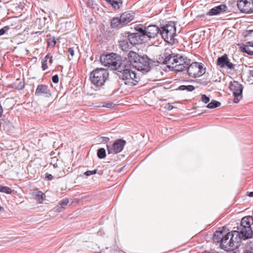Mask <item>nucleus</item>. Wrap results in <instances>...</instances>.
<instances>
[{"instance_id":"nucleus-9","label":"nucleus","mask_w":253,"mask_h":253,"mask_svg":"<svg viewBox=\"0 0 253 253\" xmlns=\"http://www.w3.org/2000/svg\"><path fill=\"white\" fill-rule=\"evenodd\" d=\"M229 89L233 92L234 97L233 101L235 103H238L242 98L243 86L236 81L231 82L229 86Z\"/></svg>"},{"instance_id":"nucleus-41","label":"nucleus","mask_w":253,"mask_h":253,"mask_svg":"<svg viewBox=\"0 0 253 253\" xmlns=\"http://www.w3.org/2000/svg\"><path fill=\"white\" fill-rule=\"evenodd\" d=\"M247 195L251 197H253V192H248Z\"/></svg>"},{"instance_id":"nucleus-34","label":"nucleus","mask_w":253,"mask_h":253,"mask_svg":"<svg viewBox=\"0 0 253 253\" xmlns=\"http://www.w3.org/2000/svg\"><path fill=\"white\" fill-rule=\"evenodd\" d=\"M57 207L58 208H57L56 209H55V208H54L53 210L54 211H57L58 212H61V211H62V210L65 209L64 207L63 206Z\"/></svg>"},{"instance_id":"nucleus-38","label":"nucleus","mask_w":253,"mask_h":253,"mask_svg":"<svg viewBox=\"0 0 253 253\" xmlns=\"http://www.w3.org/2000/svg\"><path fill=\"white\" fill-rule=\"evenodd\" d=\"M60 163V162H56L55 163H53V164H51V165H52L54 169H57L59 168Z\"/></svg>"},{"instance_id":"nucleus-35","label":"nucleus","mask_w":253,"mask_h":253,"mask_svg":"<svg viewBox=\"0 0 253 253\" xmlns=\"http://www.w3.org/2000/svg\"><path fill=\"white\" fill-rule=\"evenodd\" d=\"M56 162H60V161L58 160L56 157L52 158L51 159V161L50 163V165L53 164V163H55Z\"/></svg>"},{"instance_id":"nucleus-15","label":"nucleus","mask_w":253,"mask_h":253,"mask_svg":"<svg viewBox=\"0 0 253 253\" xmlns=\"http://www.w3.org/2000/svg\"><path fill=\"white\" fill-rule=\"evenodd\" d=\"M227 9V7L224 4H221L210 9L206 15L209 16H213L220 14L225 12Z\"/></svg>"},{"instance_id":"nucleus-21","label":"nucleus","mask_w":253,"mask_h":253,"mask_svg":"<svg viewBox=\"0 0 253 253\" xmlns=\"http://www.w3.org/2000/svg\"><path fill=\"white\" fill-rule=\"evenodd\" d=\"M178 90H187L188 91H192L195 89V87L192 85H181L178 88Z\"/></svg>"},{"instance_id":"nucleus-36","label":"nucleus","mask_w":253,"mask_h":253,"mask_svg":"<svg viewBox=\"0 0 253 253\" xmlns=\"http://www.w3.org/2000/svg\"><path fill=\"white\" fill-rule=\"evenodd\" d=\"M69 53L72 56H73L74 55V50L73 48L70 47L68 49Z\"/></svg>"},{"instance_id":"nucleus-24","label":"nucleus","mask_w":253,"mask_h":253,"mask_svg":"<svg viewBox=\"0 0 253 253\" xmlns=\"http://www.w3.org/2000/svg\"><path fill=\"white\" fill-rule=\"evenodd\" d=\"M249 45H244L243 47H241L242 51L246 53L249 55H253V51L251 50L250 47H249Z\"/></svg>"},{"instance_id":"nucleus-32","label":"nucleus","mask_w":253,"mask_h":253,"mask_svg":"<svg viewBox=\"0 0 253 253\" xmlns=\"http://www.w3.org/2000/svg\"><path fill=\"white\" fill-rule=\"evenodd\" d=\"M52 81L54 83H57L59 81V78L57 75H55L52 77Z\"/></svg>"},{"instance_id":"nucleus-20","label":"nucleus","mask_w":253,"mask_h":253,"mask_svg":"<svg viewBox=\"0 0 253 253\" xmlns=\"http://www.w3.org/2000/svg\"><path fill=\"white\" fill-rule=\"evenodd\" d=\"M120 46L123 51H126L128 49L129 45L127 40H121L119 42Z\"/></svg>"},{"instance_id":"nucleus-33","label":"nucleus","mask_w":253,"mask_h":253,"mask_svg":"<svg viewBox=\"0 0 253 253\" xmlns=\"http://www.w3.org/2000/svg\"><path fill=\"white\" fill-rule=\"evenodd\" d=\"M114 106V104L113 103H106L105 105H104L103 106L108 108H111L113 107Z\"/></svg>"},{"instance_id":"nucleus-48","label":"nucleus","mask_w":253,"mask_h":253,"mask_svg":"<svg viewBox=\"0 0 253 253\" xmlns=\"http://www.w3.org/2000/svg\"><path fill=\"white\" fill-rule=\"evenodd\" d=\"M1 124H2V122H0V126L1 125Z\"/></svg>"},{"instance_id":"nucleus-10","label":"nucleus","mask_w":253,"mask_h":253,"mask_svg":"<svg viewBox=\"0 0 253 253\" xmlns=\"http://www.w3.org/2000/svg\"><path fill=\"white\" fill-rule=\"evenodd\" d=\"M237 5L243 13H253V0H238Z\"/></svg>"},{"instance_id":"nucleus-5","label":"nucleus","mask_w":253,"mask_h":253,"mask_svg":"<svg viewBox=\"0 0 253 253\" xmlns=\"http://www.w3.org/2000/svg\"><path fill=\"white\" fill-rule=\"evenodd\" d=\"M108 76L107 70L102 68H97L90 73V80L96 87H101L104 84Z\"/></svg>"},{"instance_id":"nucleus-46","label":"nucleus","mask_w":253,"mask_h":253,"mask_svg":"<svg viewBox=\"0 0 253 253\" xmlns=\"http://www.w3.org/2000/svg\"><path fill=\"white\" fill-rule=\"evenodd\" d=\"M253 253V252L250 251L249 252L248 251H247V253Z\"/></svg>"},{"instance_id":"nucleus-28","label":"nucleus","mask_w":253,"mask_h":253,"mask_svg":"<svg viewBox=\"0 0 253 253\" xmlns=\"http://www.w3.org/2000/svg\"><path fill=\"white\" fill-rule=\"evenodd\" d=\"M9 29V26H5L0 29V36L3 35Z\"/></svg>"},{"instance_id":"nucleus-2","label":"nucleus","mask_w":253,"mask_h":253,"mask_svg":"<svg viewBox=\"0 0 253 253\" xmlns=\"http://www.w3.org/2000/svg\"><path fill=\"white\" fill-rule=\"evenodd\" d=\"M116 54H107L100 56L101 62L106 66L117 71L116 74L120 79L123 80L125 84H131L135 77L134 73L131 72L129 68L126 58H122L120 56H116Z\"/></svg>"},{"instance_id":"nucleus-4","label":"nucleus","mask_w":253,"mask_h":253,"mask_svg":"<svg viewBox=\"0 0 253 253\" xmlns=\"http://www.w3.org/2000/svg\"><path fill=\"white\" fill-rule=\"evenodd\" d=\"M162 62L171 71L182 72L187 69L190 60L181 54L171 53L162 57Z\"/></svg>"},{"instance_id":"nucleus-45","label":"nucleus","mask_w":253,"mask_h":253,"mask_svg":"<svg viewBox=\"0 0 253 253\" xmlns=\"http://www.w3.org/2000/svg\"><path fill=\"white\" fill-rule=\"evenodd\" d=\"M198 17H205V14H202V15H198Z\"/></svg>"},{"instance_id":"nucleus-22","label":"nucleus","mask_w":253,"mask_h":253,"mask_svg":"<svg viewBox=\"0 0 253 253\" xmlns=\"http://www.w3.org/2000/svg\"><path fill=\"white\" fill-rule=\"evenodd\" d=\"M221 103L216 100H212L210 103H209L207 107L210 109H213L219 107Z\"/></svg>"},{"instance_id":"nucleus-27","label":"nucleus","mask_w":253,"mask_h":253,"mask_svg":"<svg viewBox=\"0 0 253 253\" xmlns=\"http://www.w3.org/2000/svg\"><path fill=\"white\" fill-rule=\"evenodd\" d=\"M142 27L143 26L142 25H138L135 27V30L137 31L138 32L137 33H139V34L144 35L145 32L144 28L143 29Z\"/></svg>"},{"instance_id":"nucleus-31","label":"nucleus","mask_w":253,"mask_h":253,"mask_svg":"<svg viewBox=\"0 0 253 253\" xmlns=\"http://www.w3.org/2000/svg\"><path fill=\"white\" fill-rule=\"evenodd\" d=\"M69 203V200L67 198H65L62 199L59 202L60 206H67V205Z\"/></svg>"},{"instance_id":"nucleus-12","label":"nucleus","mask_w":253,"mask_h":253,"mask_svg":"<svg viewBox=\"0 0 253 253\" xmlns=\"http://www.w3.org/2000/svg\"><path fill=\"white\" fill-rule=\"evenodd\" d=\"M124 34V36L127 37V39L132 44L136 45L145 42L143 34H139L138 33H130L129 32H125Z\"/></svg>"},{"instance_id":"nucleus-3","label":"nucleus","mask_w":253,"mask_h":253,"mask_svg":"<svg viewBox=\"0 0 253 253\" xmlns=\"http://www.w3.org/2000/svg\"><path fill=\"white\" fill-rule=\"evenodd\" d=\"M127 61L129 64L130 71L133 72L135 75L133 77L134 79L131 84H126L128 85H134L138 82L139 78L136 76L134 71L131 69V66L138 71L148 72L151 69V65L154 61L150 59L146 54H139L138 53L132 50L130 51L127 54Z\"/></svg>"},{"instance_id":"nucleus-29","label":"nucleus","mask_w":253,"mask_h":253,"mask_svg":"<svg viewBox=\"0 0 253 253\" xmlns=\"http://www.w3.org/2000/svg\"><path fill=\"white\" fill-rule=\"evenodd\" d=\"M201 100L205 103H207L210 101V98L205 94H202L201 96Z\"/></svg>"},{"instance_id":"nucleus-7","label":"nucleus","mask_w":253,"mask_h":253,"mask_svg":"<svg viewBox=\"0 0 253 253\" xmlns=\"http://www.w3.org/2000/svg\"><path fill=\"white\" fill-rule=\"evenodd\" d=\"M186 70L189 76L193 78L199 77L206 72V68L203 64L196 62L189 64Z\"/></svg>"},{"instance_id":"nucleus-11","label":"nucleus","mask_w":253,"mask_h":253,"mask_svg":"<svg viewBox=\"0 0 253 253\" xmlns=\"http://www.w3.org/2000/svg\"><path fill=\"white\" fill-rule=\"evenodd\" d=\"M126 144V141L122 139H118L114 142L112 146H109L107 145V149L108 154H118L121 152L125 145Z\"/></svg>"},{"instance_id":"nucleus-14","label":"nucleus","mask_w":253,"mask_h":253,"mask_svg":"<svg viewBox=\"0 0 253 253\" xmlns=\"http://www.w3.org/2000/svg\"><path fill=\"white\" fill-rule=\"evenodd\" d=\"M35 95L49 97L51 95V94L47 85L44 84H39L38 85L36 90Z\"/></svg>"},{"instance_id":"nucleus-37","label":"nucleus","mask_w":253,"mask_h":253,"mask_svg":"<svg viewBox=\"0 0 253 253\" xmlns=\"http://www.w3.org/2000/svg\"><path fill=\"white\" fill-rule=\"evenodd\" d=\"M45 179L47 180H51L53 179V176L51 174L46 173Z\"/></svg>"},{"instance_id":"nucleus-13","label":"nucleus","mask_w":253,"mask_h":253,"mask_svg":"<svg viewBox=\"0 0 253 253\" xmlns=\"http://www.w3.org/2000/svg\"><path fill=\"white\" fill-rule=\"evenodd\" d=\"M217 65L221 68L227 67L230 69H234L235 68V65L230 62L226 54H224L217 58Z\"/></svg>"},{"instance_id":"nucleus-40","label":"nucleus","mask_w":253,"mask_h":253,"mask_svg":"<svg viewBox=\"0 0 253 253\" xmlns=\"http://www.w3.org/2000/svg\"><path fill=\"white\" fill-rule=\"evenodd\" d=\"M167 108L169 110H171L173 108V106L169 104H168Z\"/></svg>"},{"instance_id":"nucleus-16","label":"nucleus","mask_w":253,"mask_h":253,"mask_svg":"<svg viewBox=\"0 0 253 253\" xmlns=\"http://www.w3.org/2000/svg\"><path fill=\"white\" fill-rule=\"evenodd\" d=\"M123 26L126 25L131 22L134 18L133 13L129 12H125L123 13L120 17Z\"/></svg>"},{"instance_id":"nucleus-17","label":"nucleus","mask_w":253,"mask_h":253,"mask_svg":"<svg viewBox=\"0 0 253 253\" xmlns=\"http://www.w3.org/2000/svg\"><path fill=\"white\" fill-rule=\"evenodd\" d=\"M111 26L113 28H120L123 26L120 18L114 17L111 21Z\"/></svg>"},{"instance_id":"nucleus-19","label":"nucleus","mask_w":253,"mask_h":253,"mask_svg":"<svg viewBox=\"0 0 253 253\" xmlns=\"http://www.w3.org/2000/svg\"><path fill=\"white\" fill-rule=\"evenodd\" d=\"M48 58H50V60L49 61L50 64H52L53 60H52V56L51 55L50 53H48L45 57L44 60L42 62V67L43 70H45L47 69L48 66L47 65V61L48 60Z\"/></svg>"},{"instance_id":"nucleus-8","label":"nucleus","mask_w":253,"mask_h":253,"mask_svg":"<svg viewBox=\"0 0 253 253\" xmlns=\"http://www.w3.org/2000/svg\"><path fill=\"white\" fill-rule=\"evenodd\" d=\"M143 35L145 42L157 39L159 35L160 28L156 25H151L144 27Z\"/></svg>"},{"instance_id":"nucleus-43","label":"nucleus","mask_w":253,"mask_h":253,"mask_svg":"<svg viewBox=\"0 0 253 253\" xmlns=\"http://www.w3.org/2000/svg\"><path fill=\"white\" fill-rule=\"evenodd\" d=\"M4 211V209L3 207H0V212H3Z\"/></svg>"},{"instance_id":"nucleus-44","label":"nucleus","mask_w":253,"mask_h":253,"mask_svg":"<svg viewBox=\"0 0 253 253\" xmlns=\"http://www.w3.org/2000/svg\"><path fill=\"white\" fill-rule=\"evenodd\" d=\"M250 74L251 76L253 77V70H250Z\"/></svg>"},{"instance_id":"nucleus-39","label":"nucleus","mask_w":253,"mask_h":253,"mask_svg":"<svg viewBox=\"0 0 253 253\" xmlns=\"http://www.w3.org/2000/svg\"><path fill=\"white\" fill-rule=\"evenodd\" d=\"M101 139H102V142H107L109 141L110 139L107 137H102Z\"/></svg>"},{"instance_id":"nucleus-6","label":"nucleus","mask_w":253,"mask_h":253,"mask_svg":"<svg viewBox=\"0 0 253 253\" xmlns=\"http://www.w3.org/2000/svg\"><path fill=\"white\" fill-rule=\"evenodd\" d=\"M176 33V27L173 22H169L168 24L160 29L159 35L165 40L168 42L174 39Z\"/></svg>"},{"instance_id":"nucleus-23","label":"nucleus","mask_w":253,"mask_h":253,"mask_svg":"<svg viewBox=\"0 0 253 253\" xmlns=\"http://www.w3.org/2000/svg\"><path fill=\"white\" fill-rule=\"evenodd\" d=\"M97 157L99 159H103L106 156V153L105 149L103 148H101L97 150Z\"/></svg>"},{"instance_id":"nucleus-49","label":"nucleus","mask_w":253,"mask_h":253,"mask_svg":"<svg viewBox=\"0 0 253 253\" xmlns=\"http://www.w3.org/2000/svg\"><path fill=\"white\" fill-rule=\"evenodd\" d=\"M1 1V0H0V1Z\"/></svg>"},{"instance_id":"nucleus-42","label":"nucleus","mask_w":253,"mask_h":253,"mask_svg":"<svg viewBox=\"0 0 253 253\" xmlns=\"http://www.w3.org/2000/svg\"><path fill=\"white\" fill-rule=\"evenodd\" d=\"M247 44L249 45V46L253 47V42H247Z\"/></svg>"},{"instance_id":"nucleus-26","label":"nucleus","mask_w":253,"mask_h":253,"mask_svg":"<svg viewBox=\"0 0 253 253\" xmlns=\"http://www.w3.org/2000/svg\"><path fill=\"white\" fill-rule=\"evenodd\" d=\"M12 192V190L8 187L2 186L1 188L0 192L6 193V194H11Z\"/></svg>"},{"instance_id":"nucleus-47","label":"nucleus","mask_w":253,"mask_h":253,"mask_svg":"<svg viewBox=\"0 0 253 253\" xmlns=\"http://www.w3.org/2000/svg\"><path fill=\"white\" fill-rule=\"evenodd\" d=\"M23 87H24V86H23H23H21V87H20V89H22V88H23Z\"/></svg>"},{"instance_id":"nucleus-25","label":"nucleus","mask_w":253,"mask_h":253,"mask_svg":"<svg viewBox=\"0 0 253 253\" xmlns=\"http://www.w3.org/2000/svg\"><path fill=\"white\" fill-rule=\"evenodd\" d=\"M47 43H48V47H54V46L56 43L55 38L54 37L49 38L48 40Z\"/></svg>"},{"instance_id":"nucleus-18","label":"nucleus","mask_w":253,"mask_h":253,"mask_svg":"<svg viewBox=\"0 0 253 253\" xmlns=\"http://www.w3.org/2000/svg\"><path fill=\"white\" fill-rule=\"evenodd\" d=\"M45 197V194L41 191H38L35 193V199L40 204L42 203L46 200Z\"/></svg>"},{"instance_id":"nucleus-30","label":"nucleus","mask_w":253,"mask_h":253,"mask_svg":"<svg viewBox=\"0 0 253 253\" xmlns=\"http://www.w3.org/2000/svg\"><path fill=\"white\" fill-rule=\"evenodd\" d=\"M97 172V169H94L93 170H87L85 172L84 174L86 176H90L92 174H96Z\"/></svg>"},{"instance_id":"nucleus-1","label":"nucleus","mask_w":253,"mask_h":253,"mask_svg":"<svg viewBox=\"0 0 253 253\" xmlns=\"http://www.w3.org/2000/svg\"><path fill=\"white\" fill-rule=\"evenodd\" d=\"M252 224H253V217L245 216L241 220L240 226L238 228V231L229 232L224 229L216 231L213 234V241L220 243L221 249L230 251L232 252L230 253H237L236 250L240 246L241 240H246L252 237Z\"/></svg>"}]
</instances>
